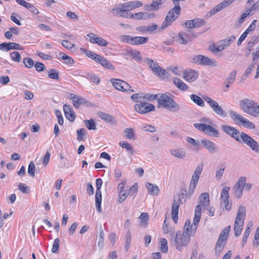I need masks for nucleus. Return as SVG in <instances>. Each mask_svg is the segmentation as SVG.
Here are the masks:
<instances>
[{
  "label": "nucleus",
  "instance_id": "59",
  "mask_svg": "<svg viewBox=\"0 0 259 259\" xmlns=\"http://www.w3.org/2000/svg\"><path fill=\"white\" fill-rule=\"evenodd\" d=\"M11 59L17 62H19L21 60V56L19 52H14L10 54Z\"/></svg>",
  "mask_w": 259,
  "mask_h": 259
},
{
  "label": "nucleus",
  "instance_id": "54",
  "mask_svg": "<svg viewBox=\"0 0 259 259\" xmlns=\"http://www.w3.org/2000/svg\"><path fill=\"white\" fill-rule=\"evenodd\" d=\"M127 191H121L119 192L118 201L119 203H122L128 195Z\"/></svg>",
  "mask_w": 259,
  "mask_h": 259
},
{
  "label": "nucleus",
  "instance_id": "1",
  "mask_svg": "<svg viewBox=\"0 0 259 259\" xmlns=\"http://www.w3.org/2000/svg\"><path fill=\"white\" fill-rule=\"evenodd\" d=\"M239 105L240 109L246 114L253 117L259 115V105L253 100L243 99L239 101Z\"/></svg>",
  "mask_w": 259,
  "mask_h": 259
},
{
  "label": "nucleus",
  "instance_id": "24",
  "mask_svg": "<svg viewBox=\"0 0 259 259\" xmlns=\"http://www.w3.org/2000/svg\"><path fill=\"white\" fill-rule=\"evenodd\" d=\"M201 143L202 145L210 153H214L217 152L218 147L216 144L213 142L207 140L202 139L201 141Z\"/></svg>",
  "mask_w": 259,
  "mask_h": 259
},
{
  "label": "nucleus",
  "instance_id": "58",
  "mask_svg": "<svg viewBox=\"0 0 259 259\" xmlns=\"http://www.w3.org/2000/svg\"><path fill=\"white\" fill-rule=\"evenodd\" d=\"M191 223L190 220H187L184 227V231L182 232L183 233H186V234L190 235V231L191 230Z\"/></svg>",
  "mask_w": 259,
  "mask_h": 259
},
{
  "label": "nucleus",
  "instance_id": "33",
  "mask_svg": "<svg viewBox=\"0 0 259 259\" xmlns=\"http://www.w3.org/2000/svg\"><path fill=\"white\" fill-rule=\"evenodd\" d=\"M230 116L236 123H242L245 118L236 112L231 110L229 112Z\"/></svg>",
  "mask_w": 259,
  "mask_h": 259
},
{
  "label": "nucleus",
  "instance_id": "8",
  "mask_svg": "<svg viewBox=\"0 0 259 259\" xmlns=\"http://www.w3.org/2000/svg\"><path fill=\"white\" fill-rule=\"evenodd\" d=\"M187 193H182L174 196L171 208V217L175 223H177L178 221V212L180 204L182 203V199L187 197Z\"/></svg>",
  "mask_w": 259,
  "mask_h": 259
},
{
  "label": "nucleus",
  "instance_id": "61",
  "mask_svg": "<svg viewBox=\"0 0 259 259\" xmlns=\"http://www.w3.org/2000/svg\"><path fill=\"white\" fill-rule=\"evenodd\" d=\"M186 140H187V141L188 142H189V143L192 144L196 147H197L198 148H199V147L200 146V143L198 141H197V140H195L194 139L191 138V137H187Z\"/></svg>",
  "mask_w": 259,
  "mask_h": 259
},
{
  "label": "nucleus",
  "instance_id": "57",
  "mask_svg": "<svg viewBox=\"0 0 259 259\" xmlns=\"http://www.w3.org/2000/svg\"><path fill=\"white\" fill-rule=\"evenodd\" d=\"M161 250L164 253L168 251L167 241L165 238H162L161 240Z\"/></svg>",
  "mask_w": 259,
  "mask_h": 259
},
{
  "label": "nucleus",
  "instance_id": "10",
  "mask_svg": "<svg viewBox=\"0 0 259 259\" xmlns=\"http://www.w3.org/2000/svg\"><path fill=\"white\" fill-rule=\"evenodd\" d=\"M192 62L200 65L215 67L217 66V62L214 59H210L202 55H195L192 58Z\"/></svg>",
  "mask_w": 259,
  "mask_h": 259
},
{
  "label": "nucleus",
  "instance_id": "29",
  "mask_svg": "<svg viewBox=\"0 0 259 259\" xmlns=\"http://www.w3.org/2000/svg\"><path fill=\"white\" fill-rule=\"evenodd\" d=\"M98 115L100 118L106 122L112 124H115L116 122V120L112 116L106 113L99 112L98 113Z\"/></svg>",
  "mask_w": 259,
  "mask_h": 259
},
{
  "label": "nucleus",
  "instance_id": "14",
  "mask_svg": "<svg viewBox=\"0 0 259 259\" xmlns=\"http://www.w3.org/2000/svg\"><path fill=\"white\" fill-rule=\"evenodd\" d=\"M103 181L100 178H98L96 180V192L95 195L96 207L98 212L101 213L102 211L101 208L102 202V193L101 188L102 187Z\"/></svg>",
  "mask_w": 259,
  "mask_h": 259
},
{
  "label": "nucleus",
  "instance_id": "52",
  "mask_svg": "<svg viewBox=\"0 0 259 259\" xmlns=\"http://www.w3.org/2000/svg\"><path fill=\"white\" fill-rule=\"evenodd\" d=\"M35 164L33 161H31L28 165V173L32 178L35 177Z\"/></svg>",
  "mask_w": 259,
  "mask_h": 259
},
{
  "label": "nucleus",
  "instance_id": "42",
  "mask_svg": "<svg viewBox=\"0 0 259 259\" xmlns=\"http://www.w3.org/2000/svg\"><path fill=\"white\" fill-rule=\"evenodd\" d=\"M59 72L55 69H51L48 72V77L53 79H59Z\"/></svg>",
  "mask_w": 259,
  "mask_h": 259
},
{
  "label": "nucleus",
  "instance_id": "30",
  "mask_svg": "<svg viewBox=\"0 0 259 259\" xmlns=\"http://www.w3.org/2000/svg\"><path fill=\"white\" fill-rule=\"evenodd\" d=\"M63 110L65 115L67 119L70 121H73L75 119V115L70 107L67 105H64Z\"/></svg>",
  "mask_w": 259,
  "mask_h": 259
},
{
  "label": "nucleus",
  "instance_id": "50",
  "mask_svg": "<svg viewBox=\"0 0 259 259\" xmlns=\"http://www.w3.org/2000/svg\"><path fill=\"white\" fill-rule=\"evenodd\" d=\"M241 124L245 127L249 129L254 130L255 128L253 123L250 121L248 120L245 118V119H243L242 123Z\"/></svg>",
  "mask_w": 259,
  "mask_h": 259
},
{
  "label": "nucleus",
  "instance_id": "51",
  "mask_svg": "<svg viewBox=\"0 0 259 259\" xmlns=\"http://www.w3.org/2000/svg\"><path fill=\"white\" fill-rule=\"evenodd\" d=\"M141 220V224L143 226H145L148 224V214L146 212H142L140 217Z\"/></svg>",
  "mask_w": 259,
  "mask_h": 259
},
{
  "label": "nucleus",
  "instance_id": "11",
  "mask_svg": "<svg viewBox=\"0 0 259 259\" xmlns=\"http://www.w3.org/2000/svg\"><path fill=\"white\" fill-rule=\"evenodd\" d=\"M193 32L191 30L182 31L175 36V40L180 44L186 45L195 37Z\"/></svg>",
  "mask_w": 259,
  "mask_h": 259
},
{
  "label": "nucleus",
  "instance_id": "46",
  "mask_svg": "<svg viewBox=\"0 0 259 259\" xmlns=\"http://www.w3.org/2000/svg\"><path fill=\"white\" fill-rule=\"evenodd\" d=\"M235 39V36L233 35L231 36L226 39L221 40L222 44H223V46H224L225 48H226L227 47L230 45Z\"/></svg>",
  "mask_w": 259,
  "mask_h": 259
},
{
  "label": "nucleus",
  "instance_id": "25",
  "mask_svg": "<svg viewBox=\"0 0 259 259\" xmlns=\"http://www.w3.org/2000/svg\"><path fill=\"white\" fill-rule=\"evenodd\" d=\"M198 74L195 71L189 69L184 72L183 78L189 82L194 81L198 78Z\"/></svg>",
  "mask_w": 259,
  "mask_h": 259
},
{
  "label": "nucleus",
  "instance_id": "36",
  "mask_svg": "<svg viewBox=\"0 0 259 259\" xmlns=\"http://www.w3.org/2000/svg\"><path fill=\"white\" fill-rule=\"evenodd\" d=\"M148 40V37L134 36L133 41L132 42L133 45H140L146 43Z\"/></svg>",
  "mask_w": 259,
  "mask_h": 259
},
{
  "label": "nucleus",
  "instance_id": "5",
  "mask_svg": "<svg viewBox=\"0 0 259 259\" xmlns=\"http://www.w3.org/2000/svg\"><path fill=\"white\" fill-rule=\"evenodd\" d=\"M238 142L240 144L246 145L255 153L259 154V144L247 134L241 132Z\"/></svg>",
  "mask_w": 259,
  "mask_h": 259
},
{
  "label": "nucleus",
  "instance_id": "27",
  "mask_svg": "<svg viewBox=\"0 0 259 259\" xmlns=\"http://www.w3.org/2000/svg\"><path fill=\"white\" fill-rule=\"evenodd\" d=\"M256 20H253L249 27L245 30V31L242 34L240 37L239 38L237 41V46L241 45L242 42L247 37V34L249 33V31H253L254 30L255 28V22Z\"/></svg>",
  "mask_w": 259,
  "mask_h": 259
},
{
  "label": "nucleus",
  "instance_id": "37",
  "mask_svg": "<svg viewBox=\"0 0 259 259\" xmlns=\"http://www.w3.org/2000/svg\"><path fill=\"white\" fill-rule=\"evenodd\" d=\"M119 145L126 149V151L130 154H134L135 151L134 148L131 146L130 144L125 141H121L119 143Z\"/></svg>",
  "mask_w": 259,
  "mask_h": 259
},
{
  "label": "nucleus",
  "instance_id": "16",
  "mask_svg": "<svg viewBox=\"0 0 259 259\" xmlns=\"http://www.w3.org/2000/svg\"><path fill=\"white\" fill-rule=\"evenodd\" d=\"M230 189V187L225 186L223 188L221 193V203L224 205L225 208L228 211L230 210L232 208V203L229 202Z\"/></svg>",
  "mask_w": 259,
  "mask_h": 259
},
{
  "label": "nucleus",
  "instance_id": "19",
  "mask_svg": "<svg viewBox=\"0 0 259 259\" xmlns=\"http://www.w3.org/2000/svg\"><path fill=\"white\" fill-rule=\"evenodd\" d=\"M221 128L226 134L235 139L237 142L240 138L241 133L236 128L227 124H222Z\"/></svg>",
  "mask_w": 259,
  "mask_h": 259
},
{
  "label": "nucleus",
  "instance_id": "48",
  "mask_svg": "<svg viewBox=\"0 0 259 259\" xmlns=\"http://www.w3.org/2000/svg\"><path fill=\"white\" fill-rule=\"evenodd\" d=\"M159 94L153 95L150 94H144L143 93V99L146 101H152L155 99L157 100V97Z\"/></svg>",
  "mask_w": 259,
  "mask_h": 259
},
{
  "label": "nucleus",
  "instance_id": "47",
  "mask_svg": "<svg viewBox=\"0 0 259 259\" xmlns=\"http://www.w3.org/2000/svg\"><path fill=\"white\" fill-rule=\"evenodd\" d=\"M77 139L78 141L84 140L85 139V130L84 128H80L77 130Z\"/></svg>",
  "mask_w": 259,
  "mask_h": 259
},
{
  "label": "nucleus",
  "instance_id": "39",
  "mask_svg": "<svg viewBox=\"0 0 259 259\" xmlns=\"http://www.w3.org/2000/svg\"><path fill=\"white\" fill-rule=\"evenodd\" d=\"M59 55L60 56L59 59H61L64 60L65 61V63L69 65H72L74 63V60L71 57L68 56L62 52H60Z\"/></svg>",
  "mask_w": 259,
  "mask_h": 259
},
{
  "label": "nucleus",
  "instance_id": "20",
  "mask_svg": "<svg viewBox=\"0 0 259 259\" xmlns=\"http://www.w3.org/2000/svg\"><path fill=\"white\" fill-rule=\"evenodd\" d=\"M166 1V0H152L151 4L145 5L144 9L148 12L157 11Z\"/></svg>",
  "mask_w": 259,
  "mask_h": 259
},
{
  "label": "nucleus",
  "instance_id": "4",
  "mask_svg": "<svg viewBox=\"0 0 259 259\" xmlns=\"http://www.w3.org/2000/svg\"><path fill=\"white\" fill-rule=\"evenodd\" d=\"M246 216V207L243 205H239L234 225L235 236H239L242 231L244 221Z\"/></svg>",
  "mask_w": 259,
  "mask_h": 259
},
{
  "label": "nucleus",
  "instance_id": "32",
  "mask_svg": "<svg viewBox=\"0 0 259 259\" xmlns=\"http://www.w3.org/2000/svg\"><path fill=\"white\" fill-rule=\"evenodd\" d=\"M170 152L171 155L180 159H183L186 156V152L183 149H172Z\"/></svg>",
  "mask_w": 259,
  "mask_h": 259
},
{
  "label": "nucleus",
  "instance_id": "2",
  "mask_svg": "<svg viewBox=\"0 0 259 259\" xmlns=\"http://www.w3.org/2000/svg\"><path fill=\"white\" fill-rule=\"evenodd\" d=\"M170 236V241L174 242L176 248L178 250L182 251L183 247L189 244L191 235L178 231L176 235L174 233H171Z\"/></svg>",
  "mask_w": 259,
  "mask_h": 259
},
{
  "label": "nucleus",
  "instance_id": "62",
  "mask_svg": "<svg viewBox=\"0 0 259 259\" xmlns=\"http://www.w3.org/2000/svg\"><path fill=\"white\" fill-rule=\"evenodd\" d=\"M143 93L134 94L131 96V99L136 102H141L139 99H143Z\"/></svg>",
  "mask_w": 259,
  "mask_h": 259
},
{
  "label": "nucleus",
  "instance_id": "64",
  "mask_svg": "<svg viewBox=\"0 0 259 259\" xmlns=\"http://www.w3.org/2000/svg\"><path fill=\"white\" fill-rule=\"evenodd\" d=\"M252 62L253 64H256L258 59H259V46L257 48V50L255 52H253L252 54Z\"/></svg>",
  "mask_w": 259,
  "mask_h": 259
},
{
  "label": "nucleus",
  "instance_id": "43",
  "mask_svg": "<svg viewBox=\"0 0 259 259\" xmlns=\"http://www.w3.org/2000/svg\"><path fill=\"white\" fill-rule=\"evenodd\" d=\"M193 23H194L192 26H193V28H199L205 24V21L203 19L200 18L193 19Z\"/></svg>",
  "mask_w": 259,
  "mask_h": 259
},
{
  "label": "nucleus",
  "instance_id": "18",
  "mask_svg": "<svg viewBox=\"0 0 259 259\" xmlns=\"http://www.w3.org/2000/svg\"><path fill=\"white\" fill-rule=\"evenodd\" d=\"M246 181V178L244 177H241L237 180L233 188L234 195L236 197L239 198L242 195Z\"/></svg>",
  "mask_w": 259,
  "mask_h": 259
},
{
  "label": "nucleus",
  "instance_id": "31",
  "mask_svg": "<svg viewBox=\"0 0 259 259\" xmlns=\"http://www.w3.org/2000/svg\"><path fill=\"white\" fill-rule=\"evenodd\" d=\"M146 188H147L148 193L150 195H157L159 192V188L155 184L147 183L146 184Z\"/></svg>",
  "mask_w": 259,
  "mask_h": 259
},
{
  "label": "nucleus",
  "instance_id": "40",
  "mask_svg": "<svg viewBox=\"0 0 259 259\" xmlns=\"http://www.w3.org/2000/svg\"><path fill=\"white\" fill-rule=\"evenodd\" d=\"M236 0H224L221 3L217 5V6L219 8L220 11H221L222 10L225 9L226 8L229 7Z\"/></svg>",
  "mask_w": 259,
  "mask_h": 259
},
{
  "label": "nucleus",
  "instance_id": "34",
  "mask_svg": "<svg viewBox=\"0 0 259 259\" xmlns=\"http://www.w3.org/2000/svg\"><path fill=\"white\" fill-rule=\"evenodd\" d=\"M199 203L203 206H208L209 204V195L207 193H202L199 197Z\"/></svg>",
  "mask_w": 259,
  "mask_h": 259
},
{
  "label": "nucleus",
  "instance_id": "35",
  "mask_svg": "<svg viewBox=\"0 0 259 259\" xmlns=\"http://www.w3.org/2000/svg\"><path fill=\"white\" fill-rule=\"evenodd\" d=\"M173 82L175 85L182 91H187L188 89V85L178 78H174Z\"/></svg>",
  "mask_w": 259,
  "mask_h": 259
},
{
  "label": "nucleus",
  "instance_id": "26",
  "mask_svg": "<svg viewBox=\"0 0 259 259\" xmlns=\"http://www.w3.org/2000/svg\"><path fill=\"white\" fill-rule=\"evenodd\" d=\"M70 99L73 101L74 106L78 108L81 105H84L88 103L87 100L80 96H77L74 94H71Z\"/></svg>",
  "mask_w": 259,
  "mask_h": 259
},
{
  "label": "nucleus",
  "instance_id": "7",
  "mask_svg": "<svg viewBox=\"0 0 259 259\" xmlns=\"http://www.w3.org/2000/svg\"><path fill=\"white\" fill-rule=\"evenodd\" d=\"M147 62L149 68L152 71V73L156 76L162 79L168 78L169 76V73L164 69H162L157 63H155L152 59L147 58L144 60Z\"/></svg>",
  "mask_w": 259,
  "mask_h": 259
},
{
  "label": "nucleus",
  "instance_id": "60",
  "mask_svg": "<svg viewBox=\"0 0 259 259\" xmlns=\"http://www.w3.org/2000/svg\"><path fill=\"white\" fill-rule=\"evenodd\" d=\"M130 3L132 10L141 7L143 6V3L140 1H131L130 2Z\"/></svg>",
  "mask_w": 259,
  "mask_h": 259
},
{
  "label": "nucleus",
  "instance_id": "38",
  "mask_svg": "<svg viewBox=\"0 0 259 259\" xmlns=\"http://www.w3.org/2000/svg\"><path fill=\"white\" fill-rule=\"evenodd\" d=\"M190 99L192 101H193V102H194L197 105L201 107L204 106V102L198 96L195 94H192L190 95Z\"/></svg>",
  "mask_w": 259,
  "mask_h": 259
},
{
  "label": "nucleus",
  "instance_id": "17",
  "mask_svg": "<svg viewBox=\"0 0 259 259\" xmlns=\"http://www.w3.org/2000/svg\"><path fill=\"white\" fill-rule=\"evenodd\" d=\"M135 110L141 114H145L155 110V106L150 103L140 102L134 107Z\"/></svg>",
  "mask_w": 259,
  "mask_h": 259
},
{
  "label": "nucleus",
  "instance_id": "23",
  "mask_svg": "<svg viewBox=\"0 0 259 259\" xmlns=\"http://www.w3.org/2000/svg\"><path fill=\"white\" fill-rule=\"evenodd\" d=\"M203 163H200L195 169L190 182V183L192 184V185H197L198 181L203 168Z\"/></svg>",
  "mask_w": 259,
  "mask_h": 259
},
{
  "label": "nucleus",
  "instance_id": "13",
  "mask_svg": "<svg viewBox=\"0 0 259 259\" xmlns=\"http://www.w3.org/2000/svg\"><path fill=\"white\" fill-rule=\"evenodd\" d=\"M113 86L117 90L122 92H134L131 86L126 82L119 79L113 78L110 80Z\"/></svg>",
  "mask_w": 259,
  "mask_h": 259
},
{
  "label": "nucleus",
  "instance_id": "53",
  "mask_svg": "<svg viewBox=\"0 0 259 259\" xmlns=\"http://www.w3.org/2000/svg\"><path fill=\"white\" fill-rule=\"evenodd\" d=\"M60 245V240L59 238H56L53 243V245L52 248V252L53 253L59 252V247Z\"/></svg>",
  "mask_w": 259,
  "mask_h": 259
},
{
  "label": "nucleus",
  "instance_id": "45",
  "mask_svg": "<svg viewBox=\"0 0 259 259\" xmlns=\"http://www.w3.org/2000/svg\"><path fill=\"white\" fill-rule=\"evenodd\" d=\"M86 127L90 130H95L96 129V124L94 120L92 119L90 120H85L84 121Z\"/></svg>",
  "mask_w": 259,
  "mask_h": 259
},
{
  "label": "nucleus",
  "instance_id": "41",
  "mask_svg": "<svg viewBox=\"0 0 259 259\" xmlns=\"http://www.w3.org/2000/svg\"><path fill=\"white\" fill-rule=\"evenodd\" d=\"M125 137L130 140H135L136 136L132 128H126L124 130Z\"/></svg>",
  "mask_w": 259,
  "mask_h": 259
},
{
  "label": "nucleus",
  "instance_id": "28",
  "mask_svg": "<svg viewBox=\"0 0 259 259\" xmlns=\"http://www.w3.org/2000/svg\"><path fill=\"white\" fill-rule=\"evenodd\" d=\"M97 57L98 58H96L95 61L97 63L100 64L101 65L107 69L110 70H113L114 69L113 66L111 64L110 62L107 59L102 57L100 55H99V56Z\"/></svg>",
  "mask_w": 259,
  "mask_h": 259
},
{
  "label": "nucleus",
  "instance_id": "55",
  "mask_svg": "<svg viewBox=\"0 0 259 259\" xmlns=\"http://www.w3.org/2000/svg\"><path fill=\"white\" fill-rule=\"evenodd\" d=\"M237 72L236 70H234L231 72V73L229 74V76L226 79V83L228 84L232 83L235 79L236 75Z\"/></svg>",
  "mask_w": 259,
  "mask_h": 259
},
{
  "label": "nucleus",
  "instance_id": "9",
  "mask_svg": "<svg viewBox=\"0 0 259 259\" xmlns=\"http://www.w3.org/2000/svg\"><path fill=\"white\" fill-rule=\"evenodd\" d=\"M203 99L208 104L213 112L218 116L222 117L227 116V113L223 109L219 104L215 100L209 97L204 96L202 97Z\"/></svg>",
  "mask_w": 259,
  "mask_h": 259
},
{
  "label": "nucleus",
  "instance_id": "63",
  "mask_svg": "<svg viewBox=\"0 0 259 259\" xmlns=\"http://www.w3.org/2000/svg\"><path fill=\"white\" fill-rule=\"evenodd\" d=\"M259 244V226L257 228L253 242V245L258 246Z\"/></svg>",
  "mask_w": 259,
  "mask_h": 259
},
{
  "label": "nucleus",
  "instance_id": "49",
  "mask_svg": "<svg viewBox=\"0 0 259 259\" xmlns=\"http://www.w3.org/2000/svg\"><path fill=\"white\" fill-rule=\"evenodd\" d=\"M23 63L25 67L31 68L34 66V62L30 58H25L23 60Z\"/></svg>",
  "mask_w": 259,
  "mask_h": 259
},
{
  "label": "nucleus",
  "instance_id": "12",
  "mask_svg": "<svg viewBox=\"0 0 259 259\" xmlns=\"http://www.w3.org/2000/svg\"><path fill=\"white\" fill-rule=\"evenodd\" d=\"M194 126L208 136L215 138L219 136V131L210 125L197 123L194 124Z\"/></svg>",
  "mask_w": 259,
  "mask_h": 259
},
{
  "label": "nucleus",
  "instance_id": "15",
  "mask_svg": "<svg viewBox=\"0 0 259 259\" xmlns=\"http://www.w3.org/2000/svg\"><path fill=\"white\" fill-rule=\"evenodd\" d=\"M201 215V208L200 205H197L195 207V216L194 218L193 223L191 224L190 235L193 236L196 233L198 227V223L200 221Z\"/></svg>",
  "mask_w": 259,
  "mask_h": 259
},
{
  "label": "nucleus",
  "instance_id": "56",
  "mask_svg": "<svg viewBox=\"0 0 259 259\" xmlns=\"http://www.w3.org/2000/svg\"><path fill=\"white\" fill-rule=\"evenodd\" d=\"M83 53L85 54L87 56L90 58L91 59L96 61V58L98 57L97 56H99V55L95 54V53L89 50L84 49Z\"/></svg>",
  "mask_w": 259,
  "mask_h": 259
},
{
  "label": "nucleus",
  "instance_id": "3",
  "mask_svg": "<svg viewBox=\"0 0 259 259\" xmlns=\"http://www.w3.org/2000/svg\"><path fill=\"white\" fill-rule=\"evenodd\" d=\"M157 101L159 107L164 108L173 112H176L180 110V105L165 94H159Z\"/></svg>",
  "mask_w": 259,
  "mask_h": 259
},
{
  "label": "nucleus",
  "instance_id": "44",
  "mask_svg": "<svg viewBox=\"0 0 259 259\" xmlns=\"http://www.w3.org/2000/svg\"><path fill=\"white\" fill-rule=\"evenodd\" d=\"M230 226H228L226 227H225L221 233L219 237L222 239H226V240H227L229 232L230 231Z\"/></svg>",
  "mask_w": 259,
  "mask_h": 259
},
{
  "label": "nucleus",
  "instance_id": "6",
  "mask_svg": "<svg viewBox=\"0 0 259 259\" xmlns=\"http://www.w3.org/2000/svg\"><path fill=\"white\" fill-rule=\"evenodd\" d=\"M181 10L180 6L175 5V7L168 11L160 27V29L163 30L170 26L180 16Z\"/></svg>",
  "mask_w": 259,
  "mask_h": 259
},
{
  "label": "nucleus",
  "instance_id": "22",
  "mask_svg": "<svg viewBox=\"0 0 259 259\" xmlns=\"http://www.w3.org/2000/svg\"><path fill=\"white\" fill-rule=\"evenodd\" d=\"M87 36L89 38L90 41L93 44H97L103 47L106 46L108 44L107 40L101 37L97 36L96 34L93 33L88 34Z\"/></svg>",
  "mask_w": 259,
  "mask_h": 259
},
{
  "label": "nucleus",
  "instance_id": "21",
  "mask_svg": "<svg viewBox=\"0 0 259 259\" xmlns=\"http://www.w3.org/2000/svg\"><path fill=\"white\" fill-rule=\"evenodd\" d=\"M122 54L124 56H130L137 62L141 63L143 60V57L140 52L136 50L126 49Z\"/></svg>",
  "mask_w": 259,
  "mask_h": 259
}]
</instances>
